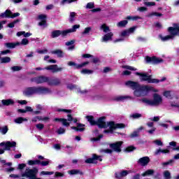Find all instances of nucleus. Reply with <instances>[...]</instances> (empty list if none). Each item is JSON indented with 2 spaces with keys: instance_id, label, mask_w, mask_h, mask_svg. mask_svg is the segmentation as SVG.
<instances>
[{
  "instance_id": "obj_9",
  "label": "nucleus",
  "mask_w": 179,
  "mask_h": 179,
  "mask_svg": "<svg viewBox=\"0 0 179 179\" xmlns=\"http://www.w3.org/2000/svg\"><path fill=\"white\" fill-rule=\"evenodd\" d=\"M38 173V169L34 168V169H27L22 174V177H26L27 178H33L37 176Z\"/></svg>"
},
{
  "instance_id": "obj_30",
  "label": "nucleus",
  "mask_w": 179,
  "mask_h": 179,
  "mask_svg": "<svg viewBox=\"0 0 179 179\" xmlns=\"http://www.w3.org/2000/svg\"><path fill=\"white\" fill-rule=\"evenodd\" d=\"M155 173V171L152 169H149L145 171L144 173H142L143 177H146L148 176H152Z\"/></svg>"
},
{
  "instance_id": "obj_13",
  "label": "nucleus",
  "mask_w": 179,
  "mask_h": 179,
  "mask_svg": "<svg viewBox=\"0 0 179 179\" xmlns=\"http://www.w3.org/2000/svg\"><path fill=\"white\" fill-rule=\"evenodd\" d=\"M38 20H39L38 26L41 27H47V15L41 14L38 16Z\"/></svg>"
},
{
  "instance_id": "obj_45",
  "label": "nucleus",
  "mask_w": 179,
  "mask_h": 179,
  "mask_svg": "<svg viewBox=\"0 0 179 179\" xmlns=\"http://www.w3.org/2000/svg\"><path fill=\"white\" fill-rule=\"evenodd\" d=\"M54 174V172L52 171H42L41 172V176H52Z\"/></svg>"
},
{
  "instance_id": "obj_63",
  "label": "nucleus",
  "mask_w": 179,
  "mask_h": 179,
  "mask_svg": "<svg viewBox=\"0 0 179 179\" xmlns=\"http://www.w3.org/2000/svg\"><path fill=\"white\" fill-rule=\"evenodd\" d=\"M127 152H132L133 150H135V147L134 146H129L127 148H126Z\"/></svg>"
},
{
  "instance_id": "obj_49",
  "label": "nucleus",
  "mask_w": 179,
  "mask_h": 179,
  "mask_svg": "<svg viewBox=\"0 0 179 179\" xmlns=\"http://www.w3.org/2000/svg\"><path fill=\"white\" fill-rule=\"evenodd\" d=\"M5 45L7 47V48H15L16 47V44L13 43H7L5 44Z\"/></svg>"
},
{
  "instance_id": "obj_6",
  "label": "nucleus",
  "mask_w": 179,
  "mask_h": 179,
  "mask_svg": "<svg viewBox=\"0 0 179 179\" xmlns=\"http://www.w3.org/2000/svg\"><path fill=\"white\" fill-rule=\"evenodd\" d=\"M80 27V25L79 24H75L73 26L72 28L69 29H66L64 31L61 30H55L52 32V38H55V37H59V36H63V37H65V36H68L69 33H75L77 29H79Z\"/></svg>"
},
{
  "instance_id": "obj_12",
  "label": "nucleus",
  "mask_w": 179,
  "mask_h": 179,
  "mask_svg": "<svg viewBox=\"0 0 179 179\" xmlns=\"http://www.w3.org/2000/svg\"><path fill=\"white\" fill-rule=\"evenodd\" d=\"M44 69L46 71H50L52 73H57V72H62L64 68L58 67V65L57 64H52L45 67Z\"/></svg>"
},
{
  "instance_id": "obj_31",
  "label": "nucleus",
  "mask_w": 179,
  "mask_h": 179,
  "mask_svg": "<svg viewBox=\"0 0 179 179\" xmlns=\"http://www.w3.org/2000/svg\"><path fill=\"white\" fill-rule=\"evenodd\" d=\"M52 54H55L59 58H62V57H64V53L60 50H53L52 51Z\"/></svg>"
},
{
  "instance_id": "obj_43",
  "label": "nucleus",
  "mask_w": 179,
  "mask_h": 179,
  "mask_svg": "<svg viewBox=\"0 0 179 179\" xmlns=\"http://www.w3.org/2000/svg\"><path fill=\"white\" fill-rule=\"evenodd\" d=\"M1 64H8L10 61V57H6L1 59Z\"/></svg>"
},
{
  "instance_id": "obj_57",
  "label": "nucleus",
  "mask_w": 179,
  "mask_h": 179,
  "mask_svg": "<svg viewBox=\"0 0 179 179\" xmlns=\"http://www.w3.org/2000/svg\"><path fill=\"white\" fill-rule=\"evenodd\" d=\"M68 121H73L74 122H78V119L73 118L70 115H68Z\"/></svg>"
},
{
  "instance_id": "obj_42",
  "label": "nucleus",
  "mask_w": 179,
  "mask_h": 179,
  "mask_svg": "<svg viewBox=\"0 0 179 179\" xmlns=\"http://www.w3.org/2000/svg\"><path fill=\"white\" fill-rule=\"evenodd\" d=\"M170 152V150H169L168 149H165V150H157L155 152V155H159V153H164V154H166V153H169Z\"/></svg>"
},
{
  "instance_id": "obj_5",
  "label": "nucleus",
  "mask_w": 179,
  "mask_h": 179,
  "mask_svg": "<svg viewBox=\"0 0 179 179\" xmlns=\"http://www.w3.org/2000/svg\"><path fill=\"white\" fill-rule=\"evenodd\" d=\"M169 31L170 35L166 36H159L162 41H169V40H173L176 36H179V24H174L173 27H169Z\"/></svg>"
},
{
  "instance_id": "obj_23",
  "label": "nucleus",
  "mask_w": 179,
  "mask_h": 179,
  "mask_svg": "<svg viewBox=\"0 0 179 179\" xmlns=\"http://www.w3.org/2000/svg\"><path fill=\"white\" fill-rule=\"evenodd\" d=\"M2 106H13L15 104V100L12 99H3L1 100Z\"/></svg>"
},
{
  "instance_id": "obj_28",
  "label": "nucleus",
  "mask_w": 179,
  "mask_h": 179,
  "mask_svg": "<svg viewBox=\"0 0 179 179\" xmlns=\"http://www.w3.org/2000/svg\"><path fill=\"white\" fill-rule=\"evenodd\" d=\"M163 96L166 97V99H173V92L171 91H164L163 93Z\"/></svg>"
},
{
  "instance_id": "obj_58",
  "label": "nucleus",
  "mask_w": 179,
  "mask_h": 179,
  "mask_svg": "<svg viewBox=\"0 0 179 179\" xmlns=\"http://www.w3.org/2000/svg\"><path fill=\"white\" fill-rule=\"evenodd\" d=\"M17 103H18L19 104H21V106H24V105L27 104V101H26V100H18L17 101Z\"/></svg>"
},
{
  "instance_id": "obj_17",
  "label": "nucleus",
  "mask_w": 179,
  "mask_h": 179,
  "mask_svg": "<svg viewBox=\"0 0 179 179\" xmlns=\"http://www.w3.org/2000/svg\"><path fill=\"white\" fill-rule=\"evenodd\" d=\"M99 160V162H101L103 159H101V157H99L96 155L94 154L92 158H89L85 160V163L92 164V163H96V161Z\"/></svg>"
},
{
  "instance_id": "obj_54",
  "label": "nucleus",
  "mask_w": 179,
  "mask_h": 179,
  "mask_svg": "<svg viewBox=\"0 0 179 179\" xmlns=\"http://www.w3.org/2000/svg\"><path fill=\"white\" fill-rule=\"evenodd\" d=\"M76 0H62L61 3L62 5H65V3H71L72 2H75Z\"/></svg>"
},
{
  "instance_id": "obj_47",
  "label": "nucleus",
  "mask_w": 179,
  "mask_h": 179,
  "mask_svg": "<svg viewBox=\"0 0 179 179\" xmlns=\"http://www.w3.org/2000/svg\"><path fill=\"white\" fill-rule=\"evenodd\" d=\"M28 164H29V166H33L34 164H40V160H29L28 161Z\"/></svg>"
},
{
  "instance_id": "obj_3",
  "label": "nucleus",
  "mask_w": 179,
  "mask_h": 179,
  "mask_svg": "<svg viewBox=\"0 0 179 179\" xmlns=\"http://www.w3.org/2000/svg\"><path fill=\"white\" fill-rule=\"evenodd\" d=\"M52 91L50 88L45 87H28L23 90L22 94L26 97H30L33 94H50Z\"/></svg>"
},
{
  "instance_id": "obj_26",
  "label": "nucleus",
  "mask_w": 179,
  "mask_h": 179,
  "mask_svg": "<svg viewBox=\"0 0 179 179\" xmlns=\"http://www.w3.org/2000/svg\"><path fill=\"white\" fill-rule=\"evenodd\" d=\"M55 121H59V122H62V124L65 127H69V122H68V121L65 119L55 118Z\"/></svg>"
},
{
  "instance_id": "obj_25",
  "label": "nucleus",
  "mask_w": 179,
  "mask_h": 179,
  "mask_svg": "<svg viewBox=\"0 0 179 179\" xmlns=\"http://www.w3.org/2000/svg\"><path fill=\"white\" fill-rule=\"evenodd\" d=\"M127 99H131V96H117L114 98L115 101H125Z\"/></svg>"
},
{
  "instance_id": "obj_34",
  "label": "nucleus",
  "mask_w": 179,
  "mask_h": 179,
  "mask_svg": "<svg viewBox=\"0 0 179 179\" xmlns=\"http://www.w3.org/2000/svg\"><path fill=\"white\" fill-rule=\"evenodd\" d=\"M90 31H92V27H88L85 28L82 34H83V36L89 35V34H90Z\"/></svg>"
},
{
  "instance_id": "obj_61",
  "label": "nucleus",
  "mask_w": 179,
  "mask_h": 179,
  "mask_svg": "<svg viewBox=\"0 0 179 179\" xmlns=\"http://www.w3.org/2000/svg\"><path fill=\"white\" fill-rule=\"evenodd\" d=\"M26 167V164H18L17 170H23Z\"/></svg>"
},
{
  "instance_id": "obj_39",
  "label": "nucleus",
  "mask_w": 179,
  "mask_h": 179,
  "mask_svg": "<svg viewBox=\"0 0 179 179\" xmlns=\"http://www.w3.org/2000/svg\"><path fill=\"white\" fill-rule=\"evenodd\" d=\"M55 111H57L58 113L64 112V113H72V110H66V109H62L59 108H56L55 109Z\"/></svg>"
},
{
  "instance_id": "obj_40",
  "label": "nucleus",
  "mask_w": 179,
  "mask_h": 179,
  "mask_svg": "<svg viewBox=\"0 0 179 179\" xmlns=\"http://www.w3.org/2000/svg\"><path fill=\"white\" fill-rule=\"evenodd\" d=\"M24 121H27V119L23 117H18L15 120V122H16V124H22V122H24Z\"/></svg>"
},
{
  "instance_id": "obj_62",
  "label": "nucleus",
  "mask_w": 179,
  "mask_h": 179,
  "mask_svg": "<svg viewBox=\"0 0 179 179\" xmlns=\"http://www.w3.org/2000/svg\"><path fill=\"white\" fill-rule=\"evenodd\" d=\"M36 127L37 129L41 130V129H43L44 128V124H37L36 125Z\"/></svg>"
},
{
  "instance_id": "obj_1",
  "label": "nucleus",
  "mask_w": 179,
  "mask_h": 179,
  "mask_svg": "<svg viewBox=\"0 0 179 179\" xmlns=\"http://www.w3.org/2000/svg\"><path fill=\"white\" fill-rule=\"evenodd\" d=\"M86 118L92 125H98L99 128H108L107 130L104 131L105 134H113V131H115V129H122L125 127V124L122 123L106 122V117H99L97 121H94L93 116H87Z\"/></svg>"
},
{
  "instance_id": "obj_19",
  "label": "nucleus",
  "mask_w": 179,
  "mask_h": 179,
  "mask_svg": "<svg viewBox=\"0 0 179 179\" xmlns=\"http://www.w3.org/2000/svg\"><path fill=\"white\" fill-rule=\"evenodd\" d=\"M113 36H114V34L113 32H109L106 34H105L101 39L102 43H108V41H111L113 40Z\"/></svg>"
},
{
  "instance_id": "obj_7",
  "label": "nucleus",
  "mask_w": 179,
  "mask_h": 179,
  "mask_svg": "<svg viewBox=\"0 0 179 179\" xmlns=\"http://www.w3.org/2000/svg\"><path fill=\"white\" fill-rule=\"evenodd\" d=\"M143 103L147 106H160L163 102V98L158 94H153V100L144 98L142 99Z\"/></svg>"
},
{
  "instance_id": "obj_36",
  "label": "nucleus",
  "mask_w": 179,
  "mask_h": 179,
  "mask_svg": "<svg viewBox=\"0 0 179 179\" xmlns=\"http://www.w3.org/2000/svg\"><path fill=\"white\" fill-rule=\"evenodd\" d=\"M101 30H103L104 33H108L110 28L106 24H103L101 26Z\"/></svg>"
},
{
  "instance_id": "obj_56",
  "label": "nucleus",
  "mask_w": 179,
  "mask_h": 179,
  "mask_svg": "<svg viewBox=\"0 0 179 179\" xmlns=\"http://www.w3.org/2000/svg\"><path fill=\"white\" fill-rule=\"evenodd\" d=\"M22 45H27L29 44V40L27 38H23L21 41Z\"/></svg>"
},
{
  "instance_id": "obj_59",
  "label": "nucleus",
  "mask_w": 179,
  "mask_h": 179,
  "mask_svg": "<svg viewBox=\"0 0 179 179\" xmlns=\"http://www.w3.org/2000/svg\"><path fill=\"white\" fill-rule=\"evenodd\" d=\"M1 134H3V135H5V134H6V132H8V127L5 126L1 129Z\"/></svg>"
},
{
  "instance_id": "obj_51",
  "label": "nucleus",
  "mask_w": 179,
  "mask_h": 179,
  "mask_svg": "<svg viewBox=\"0 0 179 179\" xmlns=\"http://www.w3.org/2000/svg\"><path fill=\"white\" fill-rule=\"evenodd\" d=\"M87 9H93L94 8V3L90 2L86 6Z\"/></svg>"
},
{
  "instance_id": "obj_21",
  "label": "nucleus",
  "mask_w": 179,
  "mask_h": 179,
  "mask_svg": "<svg viewBox=\"0 0 179 179\" xmlns=\"http://www.w3.org/2000/svg\"><path fill=\"white\" fill-rule=\"evenodd\" d=\"M61 83V80L59 78L50 79L48 78V85L49 86H58Z\"/></svg>"
},
{
  "instance_id": "obj_44",
  "label": "nucleus",
  "mask_w": 179,
  "mask_h": 179,
  "mask_svg": "<svg viewBox=\"0 0 179 179\" xmlns=\"http://www.w3.org/2000/svg\"><path fill=\"white\" fill-rule=\"evenodd\" d=\"M36 107L38 110V111H36V113H39L40 111H44V110H45V108L41 104L36 105Z\"/></svg>"
},
{
  "instance_id": "obj_11",
  "label": "nucleus",
  "mask_w": 179,
  "mask_h": 179,
  "mask_svg": "<svg viewBox=\"0 0 179 179\" xmlns=\"http://www.w3.org/2000/svg\"><path fill=\"white\" fill-rule=\"evenodd\" d=\"M17 16H20V13H12V11H10L9 10H6V12L2 13L0 15L1 18L10 17L11 19H13L15 17H17Z\"/></svg>"
},
{
  "instance_id": "obj_33",
  "label": "nucleus",
  "mask_w": 179,
  "mask_h": 179,
  "mask_svg": "<svg viewBox=\"0 0 179 179\" xmlns=\"http://www.w3.org/2000/svg\"><path fill=\"white\" fill-rule=\"evenodd\" d=\"M127 24H128V21L127 20H122L119 22L117 24V27H124V26H127Z\"/></svg>"
},
{
  "instance_id": "obj_50",
  "label": "nucleus",
  "mask_w": 179,
  "mask_h": 179,
  "mask_svg": "<svg viewBox=\"0 0 179 179\" xmlns=\"http://www.w3.org/2000/svg\"><path fill=\"white\" fill-rule=\"evenodd\" d=\"M122 68H124V69H128L129 71H137L138 70V69H136V68L132 67L131 66H123Z\"/></svg>"
},
{
  "instance_id": "obj_52",
  "label": "nucleus",
  "mask_w": 179,
  "mask_h": 179,
  "mask_svg": "<svg viewBox=\"0 0 179 179\" xmlns=\"http://www.w3.org/2000/svg\"><path fill=\"white\" fill-rule=\"evenodd\" d=\"M144 5H145V6H155V5H156V3L150 2V1H145V2H144Z\"/></svg>"
},
{
  "instance_id": "obj_48",
  "label": "nucleus",
  "mask_w": 179,
  "mask_h": 179,
  "mask_svg": "<svg viewBox=\"0 0 179 179\" xmlns=\"http://www.w3.org/2000/svg\"><path fill=\"white\" fill-rule=\"evenodd\" d=\"M141 117H142V115H141L140 113H134L133 115H131V117L133 120H136L138 118H141Z\"/></svg>"
},
{
  "instance_id": "obj_60",
  "label": "nucleus",
  "mask_w": 179,
  "mask_h": 179,
  "mask_svg": "<svg viewBox=\"0 0 179 179\" xmlns=\"http://www.w3.org/2000/svg\"><path fill=\"white\" fill-rule=\"evenodd\" d=\"M164 176L166 179H170V172L169 171L164 172Z\"/></svg>"
},
{
  "instance_id": "obj_14",
  "label": "nucleus",
  "mask_w": 179,
  "mask_h": 179,
  "mask_svg": "<svg viewBox=\"0 0 179 179\" xmlns=\"http://www.w3.org/2000/svg\"><path fill=\"white\" fill-rule=\"evenodd\" d=\"M67 65H69V66H74L76 69H80V68H83L86 66V65H89V62H85L81 63L80 64H76V63L73 62H69L67 63Z\"/></svg>"
},
{
  "instance_id": "obj_64",
  "label": "nucleus",
  "mask_w": 179,
  "mask_h": 179,
  "mask_svg": "<svg viewBox=\"0 0 179 179\" xmlns=\"http://www.w3.org/2000/svg\"><path fill=\"white\" fill-rule=\"evenodd\" d=\"M108 72H111V68L110 67H106L103 69V73H108Z\"/></svg>"
},
{
  "instance_id": "obj_53",
  "label": "nucleus",
  "mask_w": 179,
  "mask_h": 179,
  "mask_svg": "<svg viewBox=\"0 0 179 179\" xmlns=\"http://www.w3.org/2000/svg\"><path fill=\"white\" fill-rule=\"evenodd\" d=\"M150 16H157L158 17H160L163 16V14H162L160 13H157V12H154V13L150 14Z\"/></svg>"
},
{
  "instance_id": "obj_15",
  "label": "nucleus",
  "mask_w": 179,
  "mask_h": 179,
  "mask_svg": "<svg viewBox=\"0 0 179 179\" xmlns=\"http://www.w3.org/2000/svg\"><path fill=\"white\" fill-rule=\"evenodd\" d=\"M145 59L148 62H150V64H162L163 62V59L156 57H147Z\"/></svg>"
},
{
  "instance_id": "obj_41",
  "label": "nucleus",
  "mask_w": 179,
  "mask_h": 179,
  "mask_svg": "<svg viewBox=\"0 0 179 179\" xmlns=\"http://www.w3.org/2000/svg\"><path fill=\"white\" fill-rule=\"evenodd\" d=\"M13 72H17L18 71H22V66H14L10 68Z\"/></svg>"
},
{
  "instance_id": "obj_38",
  "label": "nucleus",
  "mask_w": 179,
  "mask_h": 179,
  "mask_svg": "<svg viewBox=\"0 0 179 179\" xmlns=\"http://www.w3.org/2000/svg\"><path fill=\"white\" fill-rule=\"evenodd\" d=\"M68 173L70 174V176H75L76 174H82V172L76 169L69 171Z\"/></svg>"
},
{
  "instance_id": "obj_22",
  "label": "nucleus",
  "mask_w": 179,
  "mask_h": 179,
  "mask_svg": "<svg viewBox=\"0 0 179 179\" xmlns=\"http://www.w3.org/2000/svg\"><path fill=\"white\" fill-rule=\"evenodd\" d=\"M131 173H132V171H122L121 172L116 173L115 177L116 178H122V177H126V176Z\"/></svg>"
},
{
  "instance_id": "obj_18",
  "label": "nucleus",
  "mask_w": 179,
  "mask_h": 179,
  "mask_svg": "<svg viewBox=\"0 0 179 179\" xmlns=\"http://www.w3.org/2000/svg\"><path fill=\"white\" fill-rule=\"evenodd\" d=\"M121 145H122V141H119L116 143L110 144V148L113 149L115 152H121Z\"/></svg>"
},
{
  "instance_id": "obj_2",
  "label": "nucleus",
  "mask_w": 179,
  "mask_h": 179,
  "mask_svg": "<svg viewBox=\"0 0 179 179\" xmlns=\"http://www.w3.org/2000/svg\"><path fill=\"white\" fill-rule=\"evenodd\" d=\"M125 85L134 90V94L136 97L146 96L148 92H154L155 93H157V92H159V90L153 87H150L149 85H139V83L134 81H127L125 83Z\"/></svg>"
},
{
  "instance_id": "obj_24",
  "label": "nucleus",
  "mask_w": 179,
  "mask_h": 179,
  "mask_svg": "<svg viewBox=\"0 0 179 179\" xmlns=\"http://www.w3.org/2000/svg\"><path fill=\"white\" fill-rule=\"evenodd\" d=\"M147 125H148V128H151L150 129H148L147 131V132H148V134H153V132H155V131H156V128L155 127H153V125H154L153 122H148Z\"/></svg>"
},
{
  "instance_id": "obj_8",
  "label": "nucleus",
  "mask_w": 179,
  "mask_h": 179,
  "mask_svg": "<svg viewBox=\"0 0 179 179\" xmlns=\"http://www.w3.org/2000/svg\"><path fill=\"white\" fill-rule=\"evenodd\" d=\"M0 146H4V149H0V155H3L5 150H10L11 148H16V142L3 141L0 143Z\"/></svg>"
},
{
  "instance_id": "obj_10",
  "label": "nucleus",
  "mask_w": 179,
  "mask_h": 179,
  "mask_svg": "<svg viewBox=\"0 0 179 179\" xmlns=\"http://www.w3.org/2000/svg\"><path fill=\"white\" fill-rule=\"evenodd\" d=\"M31 82L36 83V85H41L43 83H48V77L40 76L31 78Z\"/></svg>"
},
{
  "instance_id": "obj_20",
  "label": "nucleus",
  "mask_w": 179,
  "mask_h": 179,
  "mask_svg": "<svg viewBox=\"0 0 179 179\" xmlns=\"http://www.w3.org/2000/svg\"><path fill=\"white\" fill-rule=\"evenodd\" d=\"M150 162V159L149 158V157H144L140 158L138 163V164H140V166H148Z\"/></svg>"
},
{
  "instance_id": "obj_55",
  "label": "nucleus",
  "mask_w": 179,
  "mask_h": 179,
  "mask_svg": "<svg viewBox=\"0 0 179 179\" xmlns=\"http://www.w3.org/2000/svg\"><path fill=\"white\" fill-rule=\"evenodd\" d=\"M37 52L38 54H47L48 52V50L47 49L38 50Z\"/></svg>"
},
{
  "instance_id": "obj_46",
  "label": "nucleus",
  "mask_w": 179,
  "mask_h": 179,
  "mask_svg": "<svg viewBox=\"0 0 179 179\" xmlns=\"http://www.w3.org/2000/svg\"><path fill=\"white\" fill-rule=\"evenodd\" d=\"M16 23H19V20H16L13 22H10L8 24V27H10V29H13V27H15V25L16 24Z\"/></svg>"
},
{
  "instance_id": "obj_29",
  "label": "nucleus",
  "mask_w": 179,
  "mask_h": 179,
  "mask_svg": "<svg viewBox=\"0 0 179 179\" xmlns=\"http://www.w3.org/2000/svg\"><path fill=\"white\" fill-rule=\"evenodd\" d=\"M17 37H20V36H24V37H30L31 36V34L29 32L26 31H19L17 33Z\"/></svg>"
},
{
  "instance_id": "obj_4",
  "label": "nucleus",
  "mask_w": 179,
  "mask_h": 179,
  "mask_svg": "<svg viewBox=\"0 0 179 179\" xmlns=\"http://www.w3.org/2000/svg\"><path fill=\"white\" fill-rule=\"evenodd\" d=\"M137 76H140V80L141 82H148V83H159V82H164L166 80V77L162 78L161 80H157L156 78H152V76L148 75V73H135Z\"/></svg>"
},
{
  "instance_id": "obj_32",
  "label": "nucleus",
  "mask_w": 179,
  "mask_h": 179,
  "mask_svg": "<svg viewBox=\"0 0 179 179\" xmlns=\"http://www.w3.org/2000/svg\"><path fill=\"white\" fill-rule=\"evenodd\" d=\"M81 73L83 75H92V73H93V71L87 69H84L81 70Z\"/></svg>"
},
{
  "instance_id": "obj_37",
  "label": "nucleus",
  "mask_w": 179,
  "mask_h": 179,
  "mask_svg": "<svg viewBox=\"0 0 179 179\" xmlns=\"http://www.w3.org/2000/svg\"><path fill=\"white\" fill-rule=\"evenodd\" d=\"M127 20H139V19H142V17L139 16H131L129 15L126 17Z\"/></svg>"
},
{
  "instance_id": "obj_16",
  "label": "nucleus",
  "mask_w": 179,
  "mask_h": 179,
  "mask_svg": "<svg viewBox=\"0 0 179 179\" xmlns=\"http://www.w3.org/2000/svg\"><path fill=\"white\" fill-rule=\"evenodd\" d=\"M136 30V27H132L127 30L122 31L120 34L121 37H129L131 33H134Z\"/></svg>"
},
{
  "instance_id": "obj_27",
  "label": "nucleus",
  "mask_w": 179,
  "mask_h": 179,
  "mask_svg": "<svg viewBox=\"0 0 179 179\" xmlns=\"http://www.w3.org/2000/svg\"><path fill=\"white\" fill-rule=\"evenodd\" d=\"M71 129H75V131H85V125L78 124L77 127H72Z\"/></svg>"
},
{
  "instance_id": "obj_35",
  "label": "nucleus",
  "mask_w": 179,
  "mask_h": 179,
  "mask_svg": "<svg viewBox=\"0 0 179 179\" xmlns=\"http://www.w3.org/2000/svg\"><path fill=\"white\" fill-rule=\"evenodd\" d=\"M75 16H76V13L71 12L70 15H69V21L71 22H75Z\"/></svg>"
}]
</instances>
